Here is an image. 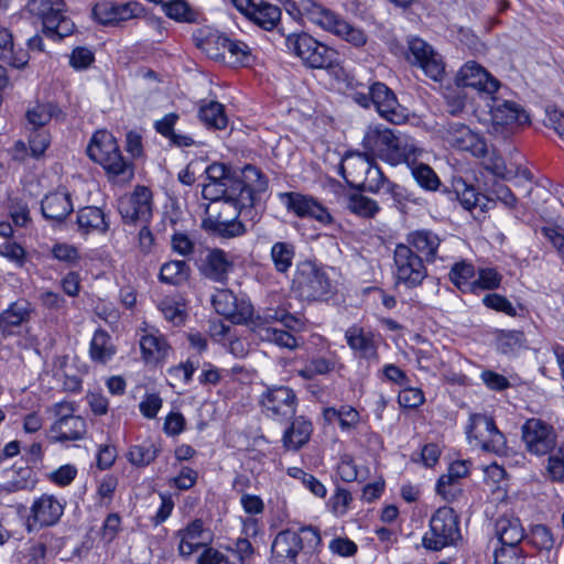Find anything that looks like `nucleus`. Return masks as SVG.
<instances>
[{"instance_id":"1","label":"nucleus","mask_w":564,"mask_h":564,"mask_svg":"<svg viewBox=\"0 0 564 564\" xmlns=\"http://www.w3.org/2000/svg\"><path fill=\"white\" fill-rule=\"evenodd\" d=\"M361 145L390 165H413L422 153L412 138L381 124L367 128Z\"/></svg>"},{"instance_id":"2","label":"nucleus","mask_w":564,"mask_h":564,"mask_svg":"<svg viewBox=\"0 0 564 564\" xmlns=\"http://www.w3.org/2000/svg\"><path fill=\"white\" fill-rule=\"evenodd\" d=\"M322 538L313 525L280 531L271 544V564H310L319 553Z\"/></svg>"},{"instance_id":"3","label":"nucleus","mask_w":564,"mask_h":564,"mask_svg":"<svg viewBox=\"0 0 564 564\" xmlns=\"http://www.w3.org/2000/svg\"><path fill=\"white\" fill-rule=\"evenodd\" d=\"M286 10L291 14H299L307 19L322 30L333 33L356 47L364 46L367 43V35L362 29L354 26L314 0L289 1Z\"/></svg>"},{"instance_id":"4","label":"nucleus","mask_w":564,"mask_h":564,"mask_svg":"<svg viewBox=\"0 0 564 564\" xmlns=\"http://www.w3.org/2000/svg\"><path fill=\"white\" fill-rule=\"evenodd\" d=\"M87 154L105 169L109 177L120 182H128L133 177L131 163L123 159L116 139L108 131H97L93 135Z\"/></svg>"},{"instance_id":"5","label":"nucleus","mask_w":564,"mask_h":564,"mask_svg":"<svg viewBox=\"0 0 564 564\" xmlns=\"http://www.w3.org/2000/svg\"><path fill=\"white\" fill-rule=\"evenodd\" d=\"M202 227L221 238H236L246 234V225L239 220V210L232 197L210 200Z\"/></svg>"},{"instance_id":"6","label":"nucleus","mask_w":564,"mask_h":564,"mask_svg":"<svg viewBox=\"0 0 564 564\" xmlns=\"http://www.w3.org/2000/svg\"><path fill=\"white\" fill-rule=\"evenodd\" d=\"M64 8V0H30L25 10L42 22L47 37L62 40L75 30V23L63 14Z\"/></svg>"},{"instance_id":"7","label":"nucleus","mask_w":564,"mask_h":564,"mask_svg":"<svg viewBox=\"0 0 564 564\" xmlns=\"http://www.w3.org/2000/svg\"><path fill=\"white\" fill-rule=\"evenodd\" d=\"M292 288L305 301H324L334 292L326 272L311 261L297 264Z\"/></svg>"},{"instance_id":"8","label":"nucleus","mask_w":564,"mask_h":564,"mask_svg":"<svg viewBox=\"0 0 564 564\" xmlns=\"http://www.w3.org/2000/svg\"><path fill=\"white\" fill-rule=\"evenodd\" d=\"M459 520L449 507L438 508L430 519V530L423 536L427 550L440 551L460 540Z\"/></svg>"},{"instance_id":"9","label":"nucleus","mask_w":564,"mask_h":564,"mask_svg":"<svg viewBox=\"0 0 564 564\" xmlns=\"http://www.w3.org/2000/svg\"><path fill=\"white\" fill-rule=\"evenodd\" d=\"M285 45L289 52L301 58L312 68L332 67L337 53L330 47L316 41L308 33H292L286 36Z\"/></svg>"},{"instance_id":"10","label":"nucleus","mask_w":564,"mask_h":564,"mask_svg":"<svg viewBox=\"0 0 564 564\" xmlns=\"http://www.w3.org/2000/svg\"><path fill=\"white\" fill-rule=\"evenodd\" d=\"M491 124L489 133L502 140L514 134L521 127L529 124V115L517 102L494 99L490 106Z\"/></svg>"},{"instance_id":"11","label":"nucleus","mask_w":564,"mask_h":564,"mask_svg":"<svg viewBox=\"0 0 564 564\" xmlns=\"http://www.w3.org/2000/svg\"><path fill=\"white\" fill-rule=\"evenodd\" d=\"M466 433L469 443L485 452L502 454L506 451L505 435L497 429L494 419L486 414H471Z\"/></svg>"},{"instance_id":"12","label":"nucleus","mask_w":564,"mask_h":564,"mask_svg":"<svg viewBox=\"0 0 564 564\" xmlns=\"http://www.w3.org/2000/svg\"><path fill=\"white\" fill-rule=\"evenodd\" d=\"M65 500L52 495L42 494L33 499L25 519L29 533L57 524L64 514Z\"/></svg>"},{"instance_id":"13","label":"nucleus","mask_w":564,"mask_h":564,"mask_svg":"<svg viewBox=\"0 0 564 564\" xmlns=\"http://www.w3.org/2000/svg\"><path fill=\"white\" fill-rule=\"evenodd\" d=\"M405 59L411 65L420 67L427 77L435 82H441L445 75V63L442 55L423 39H408Z\"/></svg>"},{"instance_id":"14","label":"nucleus","mask_w":564,"mask_h":564,"mask_svg":"<svg viewBox=\"0 0 564 564\" xmlns=\"http://www.w3.org/2000/svg\"><path fill=\"white\" fill-rule=\"evenodd\" d=\"M441 134L451 147L469 151L476 158H485L488 153L484 137L463 122L452 121L443 124Z\"/></svg>"},{"instance_id":"15","label":"nucleus","mask_w":564,"mask_h":564,"mask_svg":"<svg viewBox=\"0 0 564 564\" xmlns=\"http://www.w3.org/2000/svg\"><path fill=\"white\" fill-rule=\"evenodd\" d=\"M395 278L399 283L412 289L422 283L427 275V270L421 256L416 254L409 246L398 245L394 250Z\"/></svg>"},{"instance_id":"16","label":"nucleus","mask_w":564,"mask_h":564,"mask_svg":"<svg viewBox=\"0 0 564 564\" xmlns=\"http://www.w3.org/2000/svg\"><path fill=\"white\" fill-rule=\"evenodd\" d=\"M118 212L124 224H147L152 218V192L137 186L130 194L118 199Z\"/></svg>"},{"instance_id":"17","label":"nucleus","mask_w":564,"mask_h":564,"mask_svg":"<svg viewBox=\"0 0 564 564\" xmlns=\"http://www.w3.org/2000/svg\"><path fill=\"white\" fill-rule=\"evenodd\" d=\"M260 403L268 416L283 421L295 414L297 398L291 388L274 386L267 388L261 394Z\"/></svg>"},{"instance_id":"18","label":"nucleus","mask_w":564,"mask_h":564,"mask_svg":"<svg viewBox=\"0 0 564 564\" xmlns=\"http://www.w3.org/2000/svg\"><path fill=\"white\" fill-rule=\"evenodd\" d=\"M522 440L529 453L542 456L555 446L554 429L541 419H529L522 426Z\"/></svg>"},{"instance_id":"19","label":"nucleus","mask_w":564,"mask_h":564,"mask_svg":"<svg viewBox=\"0 0 564 564\" xmlns=\"http://www.w3.org/2000/svg\"><path fill=\"white\" fill-rule=\"evenodd\" d=\"M370 99L378 113L393 124H401L408 119L406 109L402 107L394 93L383 83L370 85Z\"/></svg>"},{"instance_id":"20","label":"nucleus","mask_w":564,"mask_h":564,"mask_svg":"<svg viewBox=\"0 0 564 564\" xmlns=\"http://www.w3.org/2000/svg\"><path fill=\"white\" fill-rule=\"evenodd\" d=\"M208 183L203 186V197L208 200L234 196L236 177L224 163H213L205 170Z\"/></svg>"},{"instance_id":"21","label":"nucleus","mask_w":564,"mask_h":564,"mask_svg":"<svg viewBox=\"0 0 564 564\" xmlns=\"http://www.w3.org/2000/svg\"><path fill=\"white\" fill-rule=\"evenodd\" d=\"M455 83L458 87H470L487 95L495 94L500 87V82L474 61H469L460 67Z\"/></svg>"},{"instance_id":"22","label":"nucleus","mask_w":564,"mask_h":564,"mask_svg":"<svg viewBox=\"0 0 564 564\" xmlns=\"http://www.w3.org/2000/svg\"><path fill=\"white\" fill-rule=\"evenodd\" d=\"M93 14L101 24L115 25L120 22L143 17L144 8L137 1L115 3L105 0L95 4Z\"/></svg>"},{"instance_id":"23","label":"nucleus","mask_w":564,"mask_h":564,"mask_svg":"<svg viewBox=\"0 0 564 564\" xmlns=\"http://www.w3.org/2000/svg\"><path fill=\"white\" fill-rule=\"evenodd\" d=\"M279 197L286 209L299 217H311L324 225L333 221L328 210L312 197L294 192L280 193Z\"/></svg>"},{"instance_id":"24","label":"nucleus","mask_w":564,"mask_h":564,"mask_svg":"<svg viewBox=\"0 0 564 564\" xmlns=\"http://www.w3.org/2000/svg\"><path fill=\"white\" fill-rule=\"evenodd\" d=\"M234 199L242 203L257 202L258 194L264 193L268 188V178L262 172L253 166L246 165L241 171V177L235 180Z\"/></svg>"},{"instance_id":"25","label":"nucleus","mask_w":564,"mask_h":564,"mask_svg":"<svg viewBox=\"0 0 564 564\" xmlns=\"http://www.w3.org/2000/svg\"><path fill=\"white\" fill-rule=\"evenodd\" d=\"M373 160L375 155L367 150L365 152L347 151L339 165L340 175L349 185L358 188Z\"/></svg>"},{"instance_id":"26","label":"nucleus","mask_w":564,"mask_h":564,"mask_svg":"<svg viewBox=\"0 0 564 564\" xmlns=\"http://www.w3.org/2000/svg\"><path fill=\"white\" fill-rule=\"evenodd\" d=\"M215 311L235 324H242L251 316L249 304L237 303L236 295L229 290H219L212 299Z\"/></svg>"},{"instance_id":"27","label":"nucleus","mask_w":564,"mask_h":564,"mask_svg":"<svg viewBox=\"0 0 564 564\" xmlns=\"http://www.w3.org/2000/svg\"><path fill=\"white\" fill-rule=\"evenodd\" d=\"M180 536L178 553L188 557L202 547L208 546L212 541L210 534L204 529L200 519H195L186 528L177 532Z\"/></svg>"},{"instance_id":"28","label":"nucleus","mask_w":564,"mask_h":564,"mask_svg":"<svg viewBox=\"0 0 564 564\" xmlns=\"http://www.w3.org/2000/svg\"><path fill=\"white\" fill-rule=\"evenodd\" d=\"M199 270L206 278L224 283L232 270V262L224 250L213 249L202 260Z\"/></svg>"},{"instance_id":"29","label":"nucleus","mask_w":564,"mask_h":564,"mask_svg":"<svg viewBox=\"0 0 564 564\" xmlns=\"http://www.w3.org/2000/svg\"><path fill=\"white\" fill-rule=\"evenodd\" d=\"M31 313L32 305L29 301L20 299L11 303L7 310L0 313V334L12 335L15 327L29 322Z\"/></svg>"},{"instance_id":"30","label":"nucleus","mask_w":564,"mask_h":564,"mask_svg":"<svg viewBox=\"0 0 564 564\" xmlns=\"http://www.w3.org/2000/svg\"><path fill=\"white\" fill-rule=\"evenodd\" d=\"M358 188L373 194H387L398 202L401 199V197H397L399 186L384 176L375 160Z\"/></svg>"},{"instance_id":"31","label":"nucleus","mask_w":564,"mask_h":564,"mask_svg":"<svg viewBox=\"0 0 564 564\" xmlns=\"http://www.w3.org/2000/svg\"><path fill=\"white\" fill-rule=\"evenodd\" d=\"M348 346L359 358L372 360L378 358L377 346L371 333L359 326H351L345 333Z\"/></svg>"},{"instance_id":"32","label":"nucleus","mask_w":564,"mask_h":564,"mask_svg":"<svg viewBox=\"0 0 564 564\" xmlns=\"http://www.w3.org/2000/svg\"><path fill=\"white\" fill-rule=\"evenodd\" d=\"M406 241V246L414 248L427 262L436 259L441 238L435 232L427 229L415 230L408 235Z\"/></svg>"},{"instance_id":"33","label":"nucleus","mask_w":564,"mask_h":564,"mask_svg":"<svg viewBox=\"0 0 564 564\" xmlns=\"http://www.w3.org/2000/svg\"><path fill=\"white\" fill-rule=\"evenodd\" d=\"M41 210L46 219L62 221L73 210L70 197L66 193H51L42 199Z\"/></svg>"},{"instance_id":"34","label":"nucleus","mask_w":564,"mask_h":564,"mask_svg":"<svg viewBox=\"0 0 564 564\" xmlns=\"http://www.w3.org/2000/svg\"><path fill=\"white\" fill-rule=\"evenodd\" d=\"M496 534L502 546H519L524 538V530L518 518L501 517L495 524Z\"/></svg>"},{"instance_id":"35","label":"nucleus","mask_w":564,"mask_h":564,"mask_svg":"<svg viewBox=\"0 0 564 564\" xmlns=\"http://www.w3.org/2000/svg\"><path fill=\"white\" fill-rule=\"evenodd\" d=\"M55 442L83 440L87 432V424L82 416L70 417L61 424H52L50 429Z\"/></svg>"},{"instance_id":"36","label":"nucleus","mask_w":564,"mask_h":564,"mask_svg":"<svg viewBox=\"0 0 564 564\" xmlns=\"http://www.w3.org/2000/svg\"><path fill=\"white\" fill-rule=\"evenodd\" d=\"M253 330L261 340L272 343L281 348L293 350L299 347L297 338L290 329L285 330L272 325H256Z\"/></svg>"},{"instance_id":"37","label":"nucleus","mask_w":564,"mask_h":564,"mask_svg":"<svg viewBox=\"0 0 564 564\" xmlns=\"http://www.w3.org/2000/svg\"><path fill=\"white\" fill-rule=\"evenodd\" d=\"M313 431L312 423L303 416L296 417L284 432L283 443L288 449L297 451L306 444Z\"/></svg>"},{"instance_id":"38","label":"nucleus","mask_w":564,"mask_h":564,"mask_svg":"<svg viewBox=\"0 0 564 564\" xmlns=\"http://www.w3.org/2000/svg\"><path fill=\"white\" fill-rule=\"evenodd\" d=\"M169 348L166 340L156 330L144 334L140 338V349L147 362L160 361L166 356Z\"/></svg>"},{"instance_id":"39","label":"nucleus","mask_w":564,"mask_h":564,"mask_svg":"<svg viewBox=\"0 0 564 564\" xmlns=\"http://www.w3.org/2000/svg\"><path fill=\"white\" fill-rule=\"evenodd\" d=\"M77 224L84 232L97 231L104 234L109 228L105 213L95 206H86L79 209Z\"/></svg>"},{"instance_id":"40","label":"nucleus","mask_w":564,"mask_h":564,"mask_svg":"<svg viewBox=\"0 0 564 564\" xmlns=\"http://www.w3.org/2000/svg\"><path fill=\"white\" fill-rule=\"evenodd\" d=\"M89 354L98 364L108 362L116 354L110 335L104 329H97L91 338Z\"/></svg>"},{"instance_id":"41","label":"nucleus","mask_w":564,"mask_h":564,"mask_svg":"<svg viewBox=\"0 0 564 564\" xmlns=\"http://www.w3.org/2000/svg\"><path fill=\"white\" fill-rule=\"evenodd\" d=\"M295 247L291 242L276 241L270 250V258L276 272L285 274L293 265Z\"/></svg>"},{"instance_id":"42","label":"nucleus","mask_w":564,"mask_h":564,"mask_svg":"<svg viewBox=\"0 0 564 564\" xmlns=\"http://www.w3.org/2000/svg\"><path fill=\"white\" fill-rule=\"evenodd\" d=\"M280 322L290 330H297L302 327L301 321L284 308H267L262 315L257 316L256 325H271Z\"/></svg>"},{"instance_id":"43","label":"nucleus","mask_w":564,"mask_h":564,"mask_svg":"<svg viewBox=\"0 0 564 564\" xmlns=\"http://www.w3.org/2000/svg\"><path fill=\"white\" fill-rule=\"evenodd\" d=\"M251 21L264 30H272L280 21L281 11L276 6L265 2L252 9L248 17Z\"/></svg>"},{"instance_id":"44","label":"nucleus","mask_w":564,"mask_h":564,"mask_svg":"<svg viewBox=\"0 0 564 564\" xmlns=\"http://www.w3.org/2000/svg\"><path fill=\"white\" fill-rule=\"evenodd\" d=\"M63 115L62 110L52 102L37 104L26 112L29 124L33 129H41L47 124L53 118L58 119Z\"/></svg>"},{"instance_id":"45","label":"nucleus","mask_w":564,"mask_h":564,"mask_svg":"<svg viewBox=\"0 0 564 564\" xmlns=\"http://www.w3.org/2000/svg\"><path fill=\"white\" fill-rule=\"evenodd\" d=\"M161 448L153 442H143L142 444L130 447L127 457L128 460L137 467H145L158 457Z\"/></svg>"},{"instance_id":"46","label":"nucleus","mask_w":564,"mask_h":564,"mask_svg":"<svg viewBox=\"0 0 564 564\" xmlns=\"http://www.w3.org/2000/svg\"><path fill=\"white\" fill-rule=\"evenodd\" d=\"M347 208L352 214L364 218H373L380 210L375 199L360 193H354L347 197Z\"/></svg>"},{"instance_id":"47","label":"nucleus","mask_w":564,"mask_h":564,"mask_svg":"<svg viewBox=\"0 0 564 564\" xmlns=\"http://www.w3.org/2000/svg\"><path fill=\"white\" fill-rule=\"evenodd\" d=\"M449 280L462 291L473 293L475 268L471 263L462 261L455 263L449 271Z\"/></svg>"},{"instance_id":"48","label":"nucleus","mask_w":564,"mask_h":564,"mask_svg":"<svg viewBox=\"0 0 564 564\" xmlns=\"http://www.w3.org/2000/svg\"><path fill=\"white\" fill-rule=\"evenodd\" d=\"M198 116L200 120L209 128L225 129L228 122L225 109L218 101H209L199 108Z\"/></svg>"},{"instance_id":"49","label":"nucleus","mask_w":564,"mask_h":564,"mask_svg":"<svg viewBox=\"0 0 564 564\" xmlns=\"http://www.w3.org/2000/svg\"><path fill=\"white\" fill-rule=\"evenodd\" d=\"M189 267L183 260H174L164 263L160 270V280L164 283L177 285L187 280Z\"/></svg>"},{"instance_id":"50","label":"nucleus","mask_w":564,"mask_h":564,"mask_svg":"<svg viewBox=\"0 0 564 564\" xmlns=\"http://www.w3.org/2000/svg\"><path fill=\"white\" fill-rule=\"evenodd\" d=\"M453 192L460 205L467 209L471 210L477 207V204L480 202V193L470 185L467 184L463 178H455L453 181Z\"/></svg>"},{"instance_id":"51","label":"nucleus","mask_w":564,"mask_h":564,"mask_svg":"<svg viewBox=\"0 0 564 564\" xmlns=\"http://www.w3.org/2000/svg\"><path fill=\"white\" fill-rule=\"evenodd\" d=\"M217 43L223 50L221 56L225 57V53L229 54L230 58H234L232 63L247 64L250 58L249 46L241 41H234L228 37H218Z\"/></svg>"},{"instance_id":"52","label":"nucleus","mask_w":564,"mask_h":564,"mask_svg":"<svg viewBox=\"0 0 564 564\" xmlns=\"http://www.w3.org/2000/svg\"><path fill=\"white\" fill-rule=\"evenodd\" d=\"M409 166L411 167L414 180L421 187L427 191H435L438 188L441 184L440 178L427 164H416L415 162L413 165Z\"/></svg>"},{"instance_id":"53","label":"nucleus","mask_w":564,"mask_h":564,"mask_svg":"<svg viewBox=\"0 0 564 564\" xmlns=\"http://www.w3.org/2000/svg\"><path fill=\"white\" fill-rule=\"evenodd\" d=\"M529 543L540 551H551L555 545L552 531L543 524H536L528 536Z\"/></svg>"},{"instance_id":"54","label":"nucleus","mask_w":564,"mask_h":564,"mask_svg":"<svg viewBox=\"0 0 564 564\" xmlns=\"http://www.w3.org/2000/svg\"><path fill=\"white\" fill-rule=\"evenodd\" d=\"M524 334L520 330L501 332L497 339L498 349L502 354H514L524 346Z\"/></svg>"},{"instance_id":"55","label":"nucleus","mask_w":564,"mask_h":564,"mask_svg":"<svg viewBox=\"0 0 564 564\" xmlns=\"http://www.w3.org/2000/svg\"><path fill=\"white\" fill-rule=\"evenodd\" d=\"M9 216L17 227H26L31 223L30 209L26 203L11 198L8 204Z\"/></svg>"},{"instance_id":"56","label":"nucleus","mask_w":564,"mask_h":564,"mask_svg":"<svg viewBox=\"0 0 564 564\" xmlns=\"http://www.w3.org/2000/svg\"><path fill=\"white\" fill-rule=\"evenodd\" d=\"M500 282L501 275L495 269H481L478 272V278L474 280L475 285L473 286V293L497 289Z\"/></svg>"},{"instance_id":"57","label":"nucleus","mask_w":564,"mask_h":564,"mask_svg":"<svg viewBox=\"0 0 564 564\" xmlns=\"http://www.w3.org/2000/svg\"><path fill=\"white\" fill-rule=\"evenodd\" d=\"M50 134L43 129H33L29 137V147L32 156L40 158L50 144Z\"/></svg>"},{"instance_id":"58","label":"nucleus","mask_w":564,"mask_h":564,"mask_svg":"<svg viewBox=\"0 0 564 564\" xmlns=\"http://www.w3.org/2000/svg\"><path fill=\"white\" fill-rule=\"evenodd\" d=\"M436 492L446 501L455 500L462 492L458 481L441 476L436 484Z\"/></svg>"},{"instance_id":"59","label":"nucleus","mask_w":564,"mask_h":564,"mask_svg":"<svg viewBox=\"0 0 564 564\" xmlns=\"http://www.w3.org/2000/svg\"><path fill=\"white\" fill-rule=\"evenodd\" d=\"M165 14L177 21H191L192 12L188 4L183 0H174L163 3Z\"/></svg>"},{"instance_id":"60","label":"nucleus","mask_w":564,"mask_h":564,"mask_svg":"<svg viewBox=\"0 0 564 564\" xmlns=\"http://www.w3.org/2000/svg\"><path fill=\"white\" fill-rule=\"evenodd\" d=\"M446 110L452 116L462 113L466 107V94L457 88L448 90L445 95Z\"/></svg>"},{"instance_id":"61","label":"nucleus","mask_w":564,"mask_h":564,"mask_svg":"<svg viewBox=\"0 0 564 564\" xmlns=\"http://www.w3.org/2000/svg\"><path fill=\"white\" fill-rule=\"evenodd\" d=\"M482 302L487 307L492 308L498 312L506 313L509 316H514L517 314V311L513 307V305L511 304V302L507 297H505L500 294H497V293L487 294L482 299Z\"/></svg>"},{"instance_id":"62","label":"nucleus","mask_w":564,"mask_h":564,"mask_svg":"<svg viewBox=\"0 0 564 564\" xmlns=\"http://www.w3.org/2000/svg\"><path fill=\"white\" fill-rule=\"evenodd\" d=\"M495 564H523L519 546H501L495 552Z\"/></svg>"},{"instance_id":"63","label":"nucleus","mask_w":564,"mask_h":564,"mask_svg":"<svg viewBox=\"0 0 564 564\" xmlns=\"http://www.w3.org/2000/svg\"><path fill=\"white\" fill-rule=\"evenodd\" d=\"M546 473L553 481L564 480V452L562 448L557 453L550 455Z\"/></svg>"},{"instance_id":"64","label":"nucleus","mask_w":564,"mask_h":564,"mask_svg":"<svg viewBox=\"0 0 564 564\" xmlns=\"http://www.w3.org/2000/svg\"><path fill=\"white\" fill-rule=\"evenodd\" d=\"M77 469L74 465L66 464L51 471L47 478L57 486H68L76 477Z\"/></svg>"}]
</instances>
